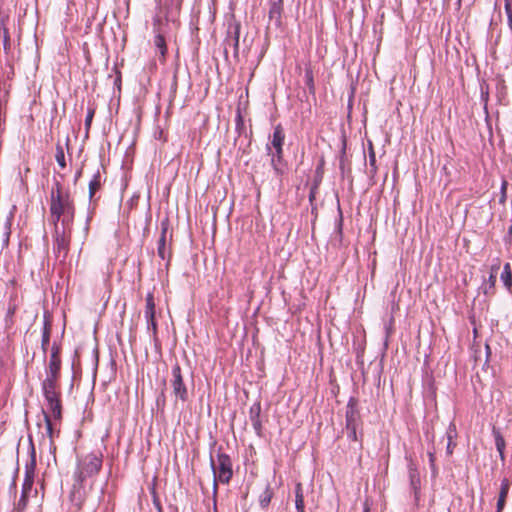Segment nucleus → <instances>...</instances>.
<instances>
[{"mask_svg":"<svg viewBox=\"0 0 512 512\" xmlns=\"http://www.w3.org/2000/svg\"><path fill=\"white\" fill-rule=\"evenodd\" d=\"M50 214L55 226L60 220L62 226H69L74 218L73 202L59 184L51 190Z\"/></svg>","mask_w":512,"mask_h":512,"instance_id":"1","label":"nucleus"},{"mask_svg":"<svg viewBox=\"0 0 512 512\" xmlns=\"http://www.w3.org/2000/svg\"><path fill=\"white\" fill-rule=\"evenodd\" d=\"M102 467V458L100 455L95 453H90L85 456H82L78 459L77 467L74 472V480L76 484H74V491L72 492L73 500L76 498V494L79 491L76 490L77 485L81 487L82 483L90 477L98 474Z\"/></svg>","mask_w":512,"mask_h":512,"instance_id":"2","label":"nucleus"},{"mask_svg":"<svg viewBox=\"0 0 512 512\" xmlns=\"http://www.w3.org/2000/svg\"><path fill=\"white\" fill-rule=\"evenodd\" d=\"M58 378L59 376L47 374L45 380L42 383V390L48 403V409L52 414L51 416L55 420L61 419V403L59 399L60 394L58 390Z\"/></svg>","mask_w":512,"mask_h":512,"instance_id":"3","label":"nucleus"},{"mask_svg":"<svg viewBox=\"0 0 512 512\" xmlns=\"http://www.w3.org/2000/svg\"><path fill=\"white\" fill-rule=\"evenodd\" d=\"M210 465L214 476L213 490L216 494L217 482L227 484L233 476L232 461L229 455L218 453L216 459L210 457Z\"/></svg>","mask_w":512,"mask_h":512,"instance_id":"4","label":"nucleus"},{"mask_svg":"<svg viewBox=\"0 0 512 512\" xmlns=\"http://www.w3.org/2000/svg\"><path fill=\"white\" fill-rule=\"evenodd\" d=\"M285 139V134L281 125H277L274 128V132L270 137L269 142L267 143V151L271 156V164L273 169L277 174L283 173V168L281 165L282 156H283V143Z\"/></svg>","mask_w":512,"mask_h":512,"instance_id":"5","label":"nucleus"},{"mask_svg":"<svg viewBox=\"0 0 512 512\" xmlns=\"http://www.w3.org/2000/svg\"><path fill=\"white\" fill-rule=\"evenodd\" d=\"M173 379L171 385L173 388L174 395L179 398L182 402H185L188 398L187 388L183 382L181 374V368L178 364H175L172 368Z\"/></svg>","mask_w":512,"mask_h":512,"instance_id":"6","label":"nucleus"},{"mask_svg":"<svg viewBox=\"0 0 512 512\" xmlns=\"http://www.w3.org/2000/svg\"><path fill=\"white\" fill-rule=\"evenodd\" d=\"M145 318L147 320L148 329H152L155 333L157 330V324L155 321V302L152 293H149L146 297Z\"/></svg>","mask_w":512,"mask_h":512,"instance_id":"7","label":"nucleus"},{"mask_svg":"<svg viewBox=\"0 0 512 512\" xmlns=\"http://www.w3.org/2000/svg\"><path fill=\"white\" fill-rule=\"evenodd\" d=\"M67 229H69V226H62V229H60L58 224H56L55 226V248L57 249L58 253L63 252L64 254H66L67 252L69 244V237L66 234Z\"/></svg>","mask_w":512,"mask_h":512,"instance_id":"8","label":"nucleus"},{"mask_svg":"<svg viewBox=\"0 0 512 512\" xmlns=\"http://www.w3.org/2000/svg\"><path fill=\"white\" fill-rule=\"evenodd\" d=\"M34 469L35 460L33 458L31 464L26 466V475L22 486V499H25L32 489L34 481Z\"/></svg>","mask_w":512,"mask_h":512,"instance_id":"9","label":"nucleus"},{"mask_svg":"<svg viewBox=\"0 0 512 512\" xmlns=\"http://www.w3.org/2000/svg\"><path fill=\"white\" fill-rule=\"evenodd\" d=\"M61 360L57 350H53L50 356L47 374L59 376Z\"/></svg>","mask_w":512,"mask_h":512,"instance_id":"10","label":"nucleus"},{"mask_svg":"<svg viewBox=\"0 0 512 512\" xmlns=\"http://www.w3.org/2000/svg\"><path fill=\"white\" fill-rule=\"evenodd\" d=\"M42 413H43V421H44L46 435L49 440V446H52L55 430H54V426L51 421V416L44 410L42 411Z\"/></svg>","mask_w":512,"mask_h":512,"instance_id":"11","label":"nucleus"},{"mask_svg":"<svg viewBox=\"0 0 512 512\" xmlns=\"http://www.w3.org/2000/svg\"><path fill=\"white\" fill-rule=\"evenodd\" d=\"M492 432H493V436L495 439L496 449L499 452L501 460L504 461V459H505V455H504L505 440L499 430L494 428Z\"/></svg>","mask_w":512,"mask_h":512,"instance_id":"12","label":"nucleus"},{"mask_svg":"<svg viewBox=\"0 0 512 512\" xmlns=\"http://www.w3.org/2000/svg\"><path fill=\"white\" fill-rule=\"evenodd\" d=\"M505 288L511 290L512 288V269L510 263H506L500 276Z\"/></svg>","mask_w":512,"mask_h":512,"instance_id":"13","label":"nucleus"},{"mask_svg":"<svg viewBox=\"0 0 512 512\" xmlns=\"http://www.w3.org/2000/svg\"><path fill=\"white\" fill-rule=\"evenodd\" d=\"M166 234H167V226L166 224L162 223V231L161 236L158 240V255L165 259L167 252H166Z\"/></svg>","mask_w":512,"mask_h":512,"instance_id":"14","label":"nucleus"},{"mask_svg":"<svg viewBox=\"0 0 512 512\" xmlns=\"http://www.w3.org/2000/svg\"><path fill=\"white\" fill-rule=\"evenodd\" d=\"M295 506L297 512H305L304 495L301 483H297L295 487Z\"/></svg>","mask_w":512,"mask_h":512,"instance_id":"15","label":"nucleus"},{"mask_svg":"<svg viewBox=\"0 0 512 512\" xmlns=\"http://www.w3.org/2000/svg\"><path fill=\"white\" fill-rule=\"evenodd\" d=\"M154 45L157 48L160 56L162 58H164L166 55V52H167V46H166V41H165L164 37L160 33H158L155 36Z\"/></svg>","mask_w":512,"mask_h":512,"instance_id":"16","label":"nucleus"},{"mask_svg":"<svg viewBox=\"0 0 512 512\" xmlns=\"http://www.w3.org/2000/svg\"><path fill=\"white\" fill-rule=\"evenodd\" d=\"M358 417V414L356 410L354 409V406L351 404V402L348 405V409L346 411V426L347 428H350L353 425H356V419Z\"/></svg>","mask_w":512,"mask_h":512,"instance_id":"17","label":"nucleus"},{"mask_svg":"<svg viewBox=\"0 0 512 512\" xmlns=\"http://www.w3.org/2000/svg\"><path fill=\"white\" fill-rule=\"evenodd\" d=\"M273 497V492L270 487H266L265 490L259 496V503L262 508H266Z\"/></svg>","mask_w":512,"mask_h":512,"instance_id":"18","label":"nucleus"},{"mask_svg":"<svg viewBox=\"0 0 512 512\" xmlns=\"http://www.w3.org/2000/svg\"><path fill=\"white\" fill-rule=\"evenodd\" d=\"M0 39L3 40L4 49L7 50L10 47V36L9 31L5 27L3 22H0Z\"/></svg>","mask_w":512,"mask_h":512,"instance_id":"19","label":"nucleus"},{"mask_svg":"<svg viewBox=\"0 0 512 512\" xmlns=\"http://www.w3.org/2000/svg\"><path fill=\"white\" fill-rule=\"evenodd\" d=\"M99 186H100V175L96 174L94 176V178L89 183V194H90V197H93V195L95 194V192L97 191Z\"/></svg>","mask_w":512,"mask_h":512,"instance_id":"20","label":"nucleus"},{"mask_svg":"<svg viewBox=\"0 0 512 512\" xmlns=\"http://www.w3.org/2000/svg\"><path fill=\"white\" fill-rule=\"evenodd\" d=\"M56 161L59 164L60 167L64 168L66 166L65 164V155L63 148L58 145L56 148Z\"/></svg>","mask_w":512,"mask_h":512,"instance_id":"21","label":"nucleus"},{"mask_svg":"<svg viewBox=\"0 0 512 512\" xmlns=\"http://www.w3.org/2000/svg\"><path fill=\"white\" fill-rule=\"evenodd\" d=\"M509 489H510V483H509V480H508L507 478H505V479H503V480H502V482H501V488H500L499 497H501V498H507V495H508Z\"/></svg>","mask_w":512,"mask_h":512,"instance_id":"22","label":"nucleus"},{"mask_svg":"<svg viewBox=\"0 0 512 512\" xmlns=\"http://www.w3.org/2000/svg\"><path fill=\"white\" fill-rule=\"evenodd\" d=\"M261 407L259 403L254 404L250 409L251 419H259Z\"/></svg>","mask_w":512,"mask_h":512,"instance_id":"23","label":"nucleus"},{"mask_svg":"<svg viewBox=\"0 0 512 512\" xmlns=\"http://www.w3.org/2000/svg\"><path fill=\"white\" fill-rule=\"evenodd\" d=\"M234 34L235 35H234V39H233V41H234L233 45H234V48H235V52H237L238 46H239V25L235 26Z\"/></svg>","mask_w":512,"mask_h":512,"instance_id":"24","label":"nucleus"},{"mask_svg":"<svg viewBox=\"0 0 512 512\" xmlns=\"http://www.w3.org/2000/svg\"><path fill=\"white\" fill-rule=\"evenodd\" d=\"M93 117H94V110L93 109H89L88 113H87V116H86V119H85V126H86L87 129H89Z\"/></svg>","mask_w":512,"mask_h":512,"instance_id":"25","label":"nucleus"},{"mask_svg":"<svg viewBox=\"0 0 512 512\" xmlns=\"http://www.w3.org/2000/svg\"><path fill=\"white\" fill-rule=\"evenodd\" d=\"M506 503V498L498 497L496 512H502Z\"/></svg>","mask_w":512,"mask_h":512,"instance_id":"26","label":"nucleus"},{"mask_svg":"<svg viewBox=\"0 0 512 512\" xmlns=\"http://www.w3.org/2000/svg\"><path fill=\"white\" fill-rule=\"evenodd\" d=\"M497 274H498V273L490 272V276H489V283H490V286H491V287H494V286H495L496 279H497Z\"/></svg>","mask_w":512,"mask_h":512,"instance_id":"27","label":"nucleus"},{"mask_svg":"<svg viewBox=\"0 0 512 512\" xmlns=\"http://www.w3.org/2000/svg\"><path fill=\"white\" fill-rule=\"evenodd\" d=\"M252 425L254 429L259 433L261 430V422L260 419H251Z\"/></svg>","mask_w":512,"mask_h":512,"instance_id":"28","label":"nucleus"},{"mask_svg":"<svg viewBox=\"0 0 512 512\" xmlns=\"http://www.w3.org/2000/svg\"><path fill=\"white\" fill-rule=\"evenodd\" d=\"M500 269V260L496 259V262L491 266V272L498 273Z\"/></svg>","mask_w":512,"mask_h":512,"instance_id":"29","label":"nucleus"},{"mask_svg":"<svg viewBox=\"0 0 512 512\" xmlns=\"http://www.w3.org/2000/svg\"><path fill=\"white\" fill-rule=\"evenodd\" d=\"M349 430V437L356 439V425L351 426L350 428H347Z\"/></svg>","mask_w":512,"mask_h":512,"instance_id":"30","label":"nucleus"},{"mask_svg":"<svg viewBox=\"0 0 512 512\" xmlns=\"http://www.w3.org/2000/svg\"><path fill=\"white\" fill-rule=\"evenodd\" d=\"M448 439H449V441H448V445H447V452L449 454H451L452 453V436L450 434H448Z\"/></svg>","mask_w":512,"mask_h":512,"instance_id":"31","label":"nucleus"},{"mask_svg":"<svg viewBox=\"0 0 512 512\" xmlns=\"http://www.w3.org/2000/svg\"><path fill=\"white\" fill-rule=\"evenodd\" d=\"M428 456H429V461H430L431 467L434 469V467H435V465H434V461H435L434 453L433 452H429Z\"/></svg>","mask_w":512,"mask_h":512,"instance_id":"32","label":"nucleus"},{"mask_svg":"<svg viewBox=\"0 0 512 512\" xmlns=\"http://www.w3.org/2000/svg\"><path fill=\"white\" fill-rule=\"evenodd\" d=\"M275 10H276V7H274L272 10H270V14L274 13Z\"/></svg>","mask_w":512,"mask_h":512,"instance_id":"33","label":"nucleus"}]
</instances>
